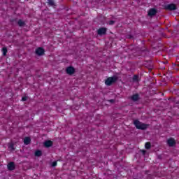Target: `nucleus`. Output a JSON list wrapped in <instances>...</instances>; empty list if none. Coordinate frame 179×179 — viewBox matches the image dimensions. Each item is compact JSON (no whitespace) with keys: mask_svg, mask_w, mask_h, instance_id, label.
Wrapping results in <instances>:
<instances>
[{"mask_svg":"<svg viewBox=\"0 0 179 179\" xmlns=\"http://www.w3.org/2000/svg\"><path fill=\"white\" fill-rule=\"evenodd\" d=\"M134 125L137 129H141V131H145V129H148V128H149L148 124L143 123L138 120H136L134 121Z\"/></svg>","mask_w":179,"mask_h":179,"instance_id":"1","label":"nucleus"},{"mask_svg":"<svg viewBox=\"0 0 179 179\" xmlns=\"http://www.w3.org/2000/svg\"><path fill=\"white\" fill-rule=\"evenodd\" d=\"M117 80H118V77L117 76L108 77L106 80H105V85L106 86H111V85L115 83Z\"/></svg>","mask_w":179,"mask_h":179,"instance_id":"2","label":"nucleus"},{"mask_svg":"<svg viewBox=\"0 0 179 179\" xmlns=\"http://www.w3.org/2000/svg\"><path fill=\"white\" fill-rule=\"evenodd\" d=\"M97 34L99 36H104L107 34V28L106 27H101L97 30Z\"/></svg>","mask_w":179,"mask_h":179,"instance_id":"3","label":"nucleus"},{"mask_svg":"<svg viewBox=\"0 0 179 179\" xmlns=\"http://www.w3.org/2000/svg\"><path fill=\"white\" fill-rule=\"evenodd\" d=\"M166 10H177V6L174 3L168 4L165 6Z\"/></svg>","mask_w":179,"mask_h":179,"instance_id":"4","label":"nucleus"},{"mask_svg":"<svg viewBox=\"0 0 179 179\" xmlns=\"http://www.w3.org/2000/svg\"><path fill=\"white\" fill-rule=\"evenodd\" d=\"M66 72L68 75H73V73L76 72V70L73 66H70L66 69Z\"/></svg>","mask_w":179,"mask_h":179,"instance_id":"5","label":"nucleus"},{"mask_svg":"<svg viewBox=\"0 0 179 179\" xmlns=\"http://www.w3.org/2000/svg\"><path fill=\"white\" fill-rule=\"evenodd\" d=\"M44 52H45V51L44 50V48L41 47L38 48L36 50V55H39V57H41V55H44Z\"/></svg>","mask_w":179,"mask_h":179,"instance_id":"6","label":"nucleus"},{"mask_svg":"<svg viewBox=\"0 0 179 179\" xmlns=\"http://www.w3.org/2000/svg\"><path fill=\"white\" fill-rule=\"evenodd\" d=\"M8 169L10 171H13V170H15L16 169V166L15 165V162H10L7 165Z\"/></svg>","mask_w":179,"mask_h":179,"instance_id":"7","label":"nucleus"},{"mask_svg":"<svg viewBox=\"0 0 179 179\" xmlns=\"http://www.w3.org/2000/svg\"><path fill=\"white\" fill-rule=\"evenodd\" d=\"M167 144L169 146L173 147L176 145V140L173 138H170L167 140Z\"/></svg>","mask_w":179,"mask_h":179,"instance_id":"8","label":"nucleus"},{"mask_svg":"<svg viewBox=\"0 0 179 179\" xmlns=\"http://www.w3.org/2000/svg\"><path fill=\"white\" fill-rule=\"evenodd\" d=\"M157 13V10L156 8H150L148 11V16H155Z\"/></svg>","mask_w":179,"mask_h":179,"instance_id":"9","label":"nucleus"},{"mask_svg":"<svg viewBox=\"0 0 179 179\" xmlns=\"http://www.w3.org/2000/svg\"><path fill=\"white\" fill-rule=\"evenodd\" d=\"M132 101H138L139 100V94H134L131 96Z\"/></svg>","mask_w":179,"mask_h":179,"instance_id":"10","label":"nucleus"},{"mask_svg":"<svg viewBox=\"0 0 179 179\" xmlns=\"http://www.w3.org/2000/svg\"><path fill=\"white\" fill-rule=\"evenodd\" d=\"M44 146L45 148H51L52 146V141L48 140L44 142Z\"/></svg>","mask_w":179,"mask_h":179,"instance_id":"11","label":"nucleus"},{"mask_svg":"<svg viewBox=\"0 0 179 179\" xmlns=\"http://www.w3.org/2000/svg\"><path fill=\"white\" fill-rule=\"evenodd\" d=\"M30 142H31V139L30 138V137H25L24 138V145H30Z\"/></svg>","mask_w":179,"mask_h":179,"instance_id":"12","label":"nucleus"},{"mask_svg":"<svg viewBox=\"0 0 179 179\" xmlns=\"http://www.w3.org/2000/svg\"><path fill=\"white\" fill-rule=\"evenodd\" d=\"M17 24H18V26H20V27H23V26H24L26 24V23L22 20H19L17 21Z\"/></svg>","mask_w":179,"mask_h":179,"instance_id":"13","label":"nucleus"},{"mask_svg":"<svg viewBox=\"0 0 179 179\" xmlns=\"http://www.w3.org/2000/svg\"><path fill=\"white\" fill-rule=\"evenodd\" d=\"M132 80H133V82H139V76H138V75H134V76H133V78H132Z\"/></svg>","mask_w":179,"mask_h":179,"instance_id":"14","label":"nucleus"},{"mask_svg":"<svg viewBox=\"0 0 179 179\" xmlns=\"http://www.w3.org/2000/svg\"><path fill=\"white\" fill-rule=\"evenodd\" d=\"M8 149L12 151L15 150V144L13 143H8Z\"/></svg>","mask_w":179,"mask_h":179,"instance_id":"15","label":"nucleus"},{"mask_svg":"<svg viewBox=\"0 0 179 179\" xmlns=\"http://www.w3.org/2000/svg\"><path fill=\"white\" fill-rule=\"evenodd\" d=\"M150 148H152V144L150 143V142L145 143V148L147 149L148 150H149V149H150Z\"/></svg>","mask_w":179,"mask_h":179,"instance_id":"16","label":"nucleus"},{"mask_svg":"<svg viewBox=\"0 0 179 179\" xmlns=\"http://www.w3.org/2000/svg\"><path fill=\"white\" fill-rule=\"evenodd\" d=\"M49 6H55V1L54 0H48Z\"/></svg>","mask_w":179,"mask_h":179,"instance_id":"17","label":"nucleus"},{"mask_svg":"<svg viewBox=\"0 0 179 179\" xmlns=\"http://www.w3.org/2000/svg\"><path fill=\"white\" fill-rule=\"evenodd\" d=\"M41 155H43V153L41 152V150H38L35 152V156H36L37 157H40Z\"/></svg>","mask_w":179,"mask_h":179,"instance_id":"18","label":"nucleus"},{"mask_svg":"<svg viewBox=\"0 0 179 179\" xmlns=\"http://www.w3.org/2000/svg\"><path fill=\"white\" fill-rule=\"evenodd\" d=\"M2 52H3V55H6V54H8V48H2Z\"/></svg>","mask_w":179,"mask_h":179,"instance_id":"19","label":"nucleus"},{"mask_svg":"<svg viewBox=\"0 0 179 179\" xmlns=\"http://www.w3.org/2000/svg\"><path fill=\"white\" fill-rule=\"evenodd\" d=\"M57 164H58V162L57 161H55L52 163V167H56Z\"/></svg>","mask_w":179,"mask_h":179,"instance_id":"20","label":"nucleus"},{"mask_svg":"<svg viewBox=\"0 0 179 179\" xmlns=\"http://www.w3.org/2000/svg\"><path fill=\"white\" fill-rule=\"evenodd\" d=\"M114 23H115V21H114V20H110V21L108 22V24H109L110 26H113V24H114Z\"/></svg>","mask_w":179,"mask_h":179,"instance_id":"21","label":"nucleus"},{"mask_svg":"<svg viewBox=\"0 0 179 179\" xmlns=\"http://www.w3.org/2000/svg\"><path fill=\"white\" fill-rule=\"evenodd\" d=\"M27 100V96H22V101H26Z\"/></svg>","mask_w":179,"mask_h":179,"instance_id":"22","label":"nucleus"},{"mask_svg":"<svg viewBox=\"0 0 179 179\" xmlns=\"http://www.w3.org/2000/svg\"><path fill=\"white\" fill-rule=\"evenodd\" d=\"M134 36H132V35H128L127 36V38H133Z\"/></svg>","mask_w":179,"mask_h":179,"instance_id":"23","label":"nucleus"},{"mask_svg":"<svg viewBox=\"0 0 179 179\" xmlns=\"http://www.w3.org/2000/svg\"><path fill=\"white\" fill-rule=\"evenodd\" d=\"M10 22H16V18L10 20Z\"/></svg>","mask_w":179,"mask_h":179,"instance_id":"24","label":"nucleus"},{"mask_svg":"<svg viewBox=\"0 0 179 179\" xmlns=\"http://www.w3.org/2000/svg\"><path fill=\"white\" fill-rule=\"evenodd\" d=\"M142 153H143V155H145V153H146V150H142Z\"/></svg>","mask_w":179,"mask_h":179,"instance_id":"25","label":"nucleus"},{"mask_svg":"<svg viewBox=\"0 0 179 179\" xmlns=\"http://www.w3.org/2000/svg\"><path fill=\"white\" fill-rule=\"evenodd\" d=\"M110 103H114V99H110Z\"/></svg>","mask_w":179,"mask_h":179,"instance_id":"26","label":"nucleus"},{"mask_svg":"<svg viewBox=\"0 0 179 179\" xmlns=\"http://www.w3.org/2000/svg\"><path fill=\"white\" fill-rule=\"evenodd\" d=\"M142 51H148V49L142 50Z\"/></svg>","mask_w":179,"mask_h":179,"instance_id":"27","label":"nucleus"}]
</instances>
